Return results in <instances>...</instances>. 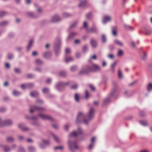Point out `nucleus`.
I'll list each match as a JSON object with an SVG mask.
<instances>
[{
	"label": "nucleus",
	"mask_w": 152,
	"mask_h": 152,
	"mask_svg": "<svg viewBox=\"0 0 152 152\" xmlns=\"http://www.w3.org/2000/svg\"><path fill=\"white\" fill-rule=\"evenodd\" d=\"M7 14V12L3 11H0V18L4 17Z\"/></svg>",
	"instance_id": "30"
},
{
	"label": "nucleus",
	"mask_w": 152,
	"mask_h": 152,
	"mask_svg": "<svg viewBox=\"0 0 152 152\" xmlns=\"http://www.w3.org/2000/svg\"><path fill=\"white\" fill-rule=\"evenodd\" d=\"M15 34L13 33H10L9 34L8 37L10 38H12L14 37Z\"/></svg>",
	"instance_id": "64"
},
{
	"label": "nucleus",
	"mask_w": 152,
	"mask_h": 152,
	"mask_svg": "<svg viewBox=\"0 0 152 152\" xmlns=\"http://www.w3.org/2000/svg\"><path fill=\"white\" fill-rule=\"evenodd\" d=\"M39 95L38 93L36 91L31 92L30 93V95L32 97H34L37 96Z\"/></svg>",
	"instance_id": "25"
},
{
	"label": "nucleus",
	"mask_w": 152,
	"mask_h": 152,
	"mask_svg": "<svg viewBox=\"0 0 152 152\" xmlns=\"http://www.w3.org/2000/svg\"><path fill=\"white\" fill-rule=\"evenodd\" d=\"M70 70L72 72H74L76 71L78 67L76 65H73L71 66L70 68Z\"/></svg>",
	"instance_id": "29"
},
{
	"label": "nucleus",
	"mask_w": 152,
	"mask_h": 152,
	"mask_svg": "<svg viewBox=\"0 0 152 152\" xmlns=\"http://www.w3.org/2000/svg\"><path fill=\"white\" fill-rule=\"evenodd\" d=\"M107 65V63L106 61L104 60H102V66L103 67H105Z\"/></svg>",
	"instance_id": "63"
},
{
	"label": "nucleus",
	"mask_w": 152,
	"mask_h": 152,
	"mask_svg": "<svg viewBox=\"0 0 152 152\" xmlns=\"http://www.w3.org/2000/svg\"><path fill=\"white\" fill-rule=\"evenodd\" d=\"M69 84V83L68 82L66 83L59 82L56 85L55 88L58 91H61L64 89L66 86Z\"/></svg>",
	"instance_id": "6"
},
{
	"label": "nucleus",
	"mask_w": 152,
	"mask_h": 152,
	"mask_svg": "<svg viewBox=\"0 0 152 152\" xmlns=\"http://www.w3.org/2000/svg\"><path fill=\"white\" fill-rule=\"evenodd\" d=\"M82 132L81 129L78 127L77 131H74L70 134L69 136V140H68V145L70 150L72 152H73L75 150L78 148V147L77 145V140H75V138L81 134Z\"/></svg>",
	"instance_id": "1"
},
{
	"label": "nucleus",
	"mask_w": 152,
	"mask_h": 152,
	"mask_svg": "<svg viewBox=\"0 0 152 152\" xmlns=\"http://www.w3.org/2000/svg\"><path fill=\"white\" fill-rule=\"evenodd\" d=\"M51 79L50 78H49L47 79L46 80V82L47 83L49 84H50L51 81Z\"/></svg>",
	"instance_id": "59"
},
{
	"label": "nucleus",
	"mask_w": 152,
	"mask_h": 152,
	"mask_svg": "<svg viewBox=\"0 0 152 152\" xmlns=\"http://www.w3.org/2000/svg\"><path fill=\"white\" fill-rule=\"evenodd\" d=\"M147 89L148 91L151 92L152 91V83H149L147 87Z\"/></svg>",
	"instance_id": "32"
},
{
	"label": "nucleus",
	"mask_w": 152,
	"mask_h": 152,
	"mask_svg": "<svg viewBox=\"0 0 152 152\" xmlns=\"http://www.w3.org/2000/svg\"><path fill=\"white\" fill-rule=\"evenodd\" d=\"M117 64L116 61L114 62L113 64H111L110 67V70L113 73L115 72V68Z\"/></svg>",
	"instance_id": "16"
},
{
	"label": "nucleus",
	"mask_w": 152,
	"mask_h": 152,
	"mask_svg": "<svg viewBox=\"0 0 152 152\" xmlns=\"http://www.w3.org/2000/svg\"><path fill=\"white\" fill-rule=\"evenodd\" d=\"M28 149L30 152H34L36 150L35 147L33 146H28Z\"/></svg>",
	"instance_id": "37"
},
{
	"label": "nucleus",
	"mask_w": 152,
	"mask_h": 152,
	"mask_svg": "<svg viewBox=\"0 0 152 152\" xmlns=\"http://www.w3.org/2000/svg\"><path fill=\"white\" fill-rule=\"evenodd\" d=\"M114 48V45H111L109 46V49L110 50H112Z\"/></svg>",
	"instance_id": "62"
},
{
	"label": "nucleus",
	"mask_w": 152,
	"mask_h": 152,
	"mask_svg": "<svg viewBox=\"0 0 152 152\" xmlns=\"http://www.w3.org/2000/svg\"><path fill=\"white\" fill-rule=\"evenodd\" d=\"M51 56V54L50 51H47L43 55V57L46 59H50Z\"/></svg>",
	"instance_id": "13"
},
{
	"label": "nucleus",
	"mask_w": 152,
	"mask_h": 152,
	"mask_svg": "<svg viewBox=\"0 0 152 152\" xmlns=\"http://www.w3.org/2000/svg\"><path fill=\"white\" fill-rule=\"evenodd\" d=\"M132 94V91L126 90L124 92V95L126 96H131Z\"/></svg>",
	"instance_id": "41"
},
{
	"label": "nucleus",
	"mask_w": 152,
	"mask_h": 152,
	"mask_svg": "<svg viewBox=\"0 0 152 152\" xmlns=\"http://www.w3.org/2000/svg\"><path fill=\"white\" fill-rule=\"evenodd\" d=\"M124 26L125 28L127 30H132L133 29V28L132 27L129 25H126V24H124Z\"/></svg>",
	"instance_id": "39"
},
{
	"label": "nucleus",
	"mask_w": 152,
	"mask_h": 152,
	"mask_svg": "<svg viewBox=\"0 0 152 152\" xmlns=\"http://www.w3.org/2000/svg\"><path fill=\"white\" fill-rule=\"evenodd\" d=\"M62 18L57 15H55L52 17L50 22L51 23H54L61 21Z\"/></svg>",
	"instance_id": "8"
},
{
	"label": "nucleus",
	"mask_w": 152,
	"mask_h": 152,
	"mask_svg": "<svg viewBox=\"0 0 152 152\" xmlns=\"http://www.w3.org/2000/svg\"><path fill=\"white\" fill-rule=\"evenodd\" d=\"M34 43V40L31 39L28 42V46L27 48V51L28 52L30 51L31 48L32 47Z\"/></svg>",
	"instance_id": "15"
},
{
	"label": "nucleus",
	"mask_w": 152,
	"mask_h": 152,
	"mask_svg": "<svg viewBox=\"0 0 152 152\" xmlns=\"http://www.w3.org/2000/svg\"><path fill=\"white\" fill-rule=\"evenodd\" d=\"M124 53L123 51L122 50H119L118 53V56L120 57L122 56Z\"/></svg>",
	"instance_id": "48"
},
{
	"label": "nucleus",
	"mask_w": 152,
	"mask_h": 152,
	"mask_svg": "<svg viewBox=\"0 0 152 152\" xmlns=\"http://www.w3.org/2000/svg\"><path fill=\"white\" fill-rule=\"evenodd\" d=\"M38 117L37 116H34L32 117H31V120L36 121L38 119Z\"/></svg>",
	"instance_id": "58"
},
{
	"label": "nucleus",
	"mask_w": 152,
	"mask_h": 152,
	"mask_svg": "<svg viewBox=\"0 0 152 152\" xmlns=\"http://www.w3.org/2000/svg\"><path fill=\"white\" fill-rule=\"evenodd\" d=\"M26 15L28 16L33 18L36 17L34 14L32 12H28L26 13Z\"/></svg>",
	"instance_id": "27"
},
{
	"label": "nucleus",
	"mask_w": 152,
	"mask_h": 152,
	"mask_svg": "<svg viewBox=\"0 0 152 152\" xmlns=\"http://www.w3.org/2000/svg\"><path fill=\"white\" fill-rule=\"evenodd\" d=\"M50 144L49 141L43 140L39 144V147L42 149H43L45 148L46 146H47Z\"/></svg>",
	"instance_id": "9"
},
{
	"label": "nucleus",
	"mask_w": 152,
	"mask_h": 152,
	"mask_svg": "<svg viewBox=\"0 0 152 152\" xmlns=\"http://www.w3.org/2000/svg\"><path fill=\"white\" fill-rule=\"evenodd\" d=\"M12 94L15 96H18L21 94V93L20 92L16 90H14L12 91Z\"/></svg>",
	"instance_id": "24"
},
{
	"label": "nucleus",
	"mask_w": 152,
	"mask_h": 152,
	"mask_svg": "<svg viewBox=\"0 0 152 152\" xmlns=\"http://www.w3.org/2000/svg\"><path fill=\"white\" fill-rule=\"evenodd\" d=\"M112 83L113 88L111 92L109 95L108 97L104 100L102 104L103 105L107 104L111 101V99L112 98H115V92L117 89V84L116 82L114 81Z\"/></svg>",
	"instance_id": "4"
},
{
	"label": "nucleus",
	"mask_w": 152,
	"mask_h": 152,
	"mask_svg": "<svg viewBox=\"0 0 152 152\" xmlns=\"http://www.w3.org/2000/svg\"><path fill=\"white\" fill-rule=\"evenodd\" d=\"M110 18L109 16H104L102 20V23L103 24L106 23L107 22L110 21Z\"/></svg>",
	"instance_id": "22"
},
{
	"label": "nucleus",
	"mask_w": 152,
	"mask_h": 152,
	"mask_svg": "<svg viewBox=\"0 0 152 152\" xmlns=\"http://www.w3.org/2000/svg\"><path fill=\"white\" fill-rule=\"evenodd\" d=\"M59 75L61 77H65L66 75V72L64 71H61L59 72Z\"/></svg>",
	"instance_id": "35"
},
{
	"label": "nucleus",
	"mask_w": 152,
	"mask_h": 152,
	"mask_svg": "<svg viewBox=\"0 0 152 152\" xmlns=\"http://www.w3.org/2000/svg\"><path fill=\"white\" fill-rule=\"evenodd\" d=\"M94 109L91 107L90 108L88 115H84L83 113H79L76 118V123L77 124L83 122L85 124L88 125V122L94 118Z\"/></svg>",
	"instance_id": "2"
},
{
	"label": "nucleus",
	"mask_w": 152,
	"mask_h": 152,
	"mask_svg": "<svg viewBox=\"0 0 152 152\" xmlns=\"http://www.w3.org/2000/svg\"><path fill=\"white\" fill-rule=\"evenodd\" d=\"M139 123L142 125L145 126L147 125V123L146 121H139Z\"/></svg>",
	"instance_id": "43"
},
{
	"label": "nucleus",
	"mask_w": 152,
	"mask_h": 152,
	"mask_svg": "<svg viewBox=\"0 0 152 152\" xmlns=\"http://www.w3.org/2000/svg\"><path fill=\"white\" fill-rule=\"evenodd\" d=\"M75 101L77 102H79V96L77 93H75Z\"/></svg>",
	"instance_id": "45"
},
{
	"label": "nucleus",
	"mask_w": 152,
	"mask_h": 152,
	"mask_svg": "<svg viewBox=\"0 0 152 152\" xmlns=\"http://www.w3.org/2000/svg\"><path fill=\"white\" fill-rule=\"evenodd\" d=\"M92 14L91 12H89L86 14V17L88 19H90L91 17Z\"/></svg>",
	"instance_id": "47"
},
{
	"label": "nucleus",
	"mask_w": 152,
	"mask_h": 152,
	"mask_svg": "<svg viewBox=\"0 0 152 152\" xmlns=\"http://www.w3.org/2000/svg\"><path fill=\"white\" fill-rule=\"evenodd\" d=\"M90 42L92 47L93 48H95L97 47V44L96 40L93 39H91L90 40Z\"/></svg>",
	"instance_id": "17"
},
{
	"label": "nucleus",
	"mask_w": 152,
	"mask_h": 152,
	"mask_svg": "<svg viewBox=\"0 0 152 152\" xmlns=\"http://www.w3.org/2000/svg\"><path fill=\"white\" fill-rule=\"evenodd\" d=\"M39 116L44 120H48L50 121L53 120L52 118L48 115H42L41 114H39Z\"/></svg>",
	"instance_id": "11"
},
{
	"label": "nucleus",
	"mask_w": 152,
	"mask_h": 152,
	"mask_svg": "<svg viewBox=\"0 0 152 152\" xmlns=\"http://www.w3.org/2000/svg\"><path fill=\"white\" fill-rule=\"evenodd\" d=\"M88 50V46L87 45H85L82 48V51L84 53L87 52Z\"/></svg>",
	"instance_id": "34"
},
{
	"label": "nucleus",
	"mask_w": 152,
	"mask_h": 152,
	"mask_svg": "<svg viewBox=\"0 0 152 152\" xmlns=\"http://www.w3.org/2000/svg\"><path fill=\"white\" fill-rule=\"evenodd\" d=\"M50 135L53 137L54 140L58 143L60 142V139L56 135L53 133L51 132L50 133Z\"/></svg>",
	"instance_id": "19"
},
{
	"label": "nucleus",
	"mask_w": 152,
	"mask_h": 152,
	"mask_svg": "<svg viewBox=\"0 0 152 152\" xmlns=\"http://www.w3.org/2000/svg\"><path fill=\"white\" fill-rule=\"evenodd\" d=\"M45 110L44 108L34 105H31L29 107V112L31 113H32L33 112L36 111L42 112L45 111Z\"/></svg>",
	"instance_id": "7"
},
{
	"label": "nucleus",
	"mask_w": 152,
	"mask_h": 152,
	"mask_svg": "<svg viewBox=\"0 0 152 152\" xmlns=\"http://www.w3.org/2000/svg\"><path fill=\"white\" fill-rule=\"evenodd\" d=\"M22 130L24 131H27L29 130V129L26 127H23L22 128Z\"/></svg>",
	"instance_id": "61"
},
{
	"label": "nucleus",
	"mask_w": 152,
	"mask_h": 152,
	"mask_svg": "<svg viewBox=\"0 0 152 152\" xmlns=\"http://www.w3.org/2000/svg\"><path fill=\"white\" fill-rule=\"evenodd\" d=\"M102 42L104 43L106 42V37L104 34H102Z\"/></svg>",
	"instance_id": "51"
},
{
	"label": "nucleus",
	"mask_w": 152,
	"mask_h": 152,
	"mask_svg": "<svg viewBox=\"0 0 152 152\" xmlns=\"http://www.w3.org/2000/svg\"><path fill=\"white\" fill-rule=\"evenodd\" d=\"M70 52V49L68 48H66L65 49V53L66 54H69Z\"/></svg>",
	"instance_id": "57"
},
{
	"label": "nucleus",
	"mask_w": 152,
	"mask_h": 152,
	"mask_svg": "<svg viewBox=\"0 0 152 152\" xmlns=\"http://www.w3.org/2000/svg\"><path fill=\"white\" fill-rule=\"evenodd\" d=\"M78 22L77 21H75L72 23L70 26V28H74L76 27L77 25Z\"/></svg>",
	"instance_id": "40"
},
{
	"label": "nucleus",
	"mask_w": 152,
	"mask_h": 152,
	"mask_svg": "<svg viewBox=\"0 0 152 152\" xmlns=\"http://www.w3.org/2000/svg\"><path fill=\"white\" fill-rule=\"evenodd\" d=\"M118 77L121 79L122 78L123 76V74L121 72V70L120 69L118 70Z\"/></svg>",
	"instance_id": "49"
},
{
	"label": "nucleus",
	"mask_w": 152,
	"mask_h": 152,
	"mask_svg": "<svg viewBox=\"0 0 152 152\" xmlns=\"http://www.w3.org/2000/svg\"><path fill=\"white\" fill-rule=\"evenodd\" d=\"M114 42L115 44L120 46L122 47L124 45L123 42L118 39L115 40L114 41Z\"/></svg>",
	"instance_id": "18"
},
{
	"label": "nucleus",
	"mask_w": 152,
	"mask_h": 152,
	"mask_svg": "<svg viewBox=\"0 0 152 152\" xmlns=\"http://www.w3.org/2000/svg\"><path fill=\"white\" fill-rule=\"evenodd\" d=\"M34 86L33 83H29L26 84H23L21 85V87L23 89L25 90L26 89L31 88Z\"/></svg>",
	"instance_id": "10"
},
{
	"label": "nucleus",
	"mask_w": 152,
	"mask_h": 152,
	"mask_svg": "<svg viewBox=\"0 0 152 152\" xmlns=\"http://www.w3.org/2000/svg\"><path fill=\"white\" fill-rule=\"evenodd\" d=\"M76 34L77 33L74 32L70 33L66 39V41H67L68 40L72 39Z\"/></svg>",
	"instance_id": "21"
},
{
	"label": "nucleus",
	"mask_w": 152,
	"mask_h": 152,
	"mask_svg": "<svg viewBox=\"0 0 152 152\" xmlns=\"http://www.w3.org/2000/svg\"><path fill=\"white\" fill-rule=\"evenodd\" d=\"M15 72L18 74H20L21 73V70L20 69L17 68H15L14 69Z\"/></svg>",
	"instance_id": "44"
},
{
	"label": "nucleus",
	"mask_w": 152,
	"mask_h": 152,
	"mask_svg": "<svg viewBox=\"0 0 152 152\" xmlns=\"http://www.w3.org/2000/svg\"><path fill=\"white\" fill-rule=\"evenodd\" d=\"M117 28L116 26H114L112 28V32L114 36L117 35Z\"/></svg>",
	"instance_id": "26"
},
{
	"label": "nucleus",
	"mask_w": 152,
	"mask_h": 152,
	"mask_svg": "<svg viewBox=\"0 0 152 152\" xmlns=\"http://www.w3.org/2000/svg\"><path fill=\"white\" fill-rule=\"evenodd\" d=\"M34 70L38 72H41L42 69L40 67H36L34 69Z\"/></svg>",
	"instance_id": "53"
},
{
	"label": "nucleus",
	"mask_w": 152,
	"mask_h": 152,
	"mask_svg": "<svg viewBox=\"0 0 152 152\" xmlns=\"http://www.w3.org/2000/svg\"><path fill=\"white\" fill-rule=\"evenodd\" d=\"M9 23L8 21H4L0 22V26H3L8 25Z\"/></svg>",
	"instance_id": "28"
},
{
	"label": "nucleus",
	"mask_w": 152,
	"mask_h": 152,
	"mask_svg": "<svg viewBox=\"0 0 152 152\" xmlns=\"http://www.w3.org/2000/svg\"><path fill=\"white\" fill-rule=\"evenodd\" d=\"M71 15L68 13L64 12L62 14L63 17L64 18H67L70 16Z\"/></svg>",
	"instance_id": "42"
},
{
	"label": "nucleus",
	"mask_w": 152,
	"mask_h": 152,
	"mask_svg": "<svg viewBox=\"0 0 152 152\" xmlns=\"http://www.w3.org/2000/svg\"><path fill=\"white\" fill-rule=\"evenodd\" d=\"M61 41L60 38H57L54 42V50L55 55L58 56L60 52L61 47Z\"/></svg>",
	"instance_id": "5"
},
{
	"label": "nucleus",
	"mask_w": 152,
	"mask_h": 152,
	"mask_svg": "<svg viewBox=\"0 0 152 152\" xmlns=\"http://www.w3.org/2000/svg\"><path fill=\"white\" fill-rule=\"evenodd\" d=\"M145 33L146 35H148L151 34V32L149 30L146 29L145 30Z\"/></svg>",
	"instance_id": "60"
},
{
	"label": "nucleus",
	"mask_w": 152,
	"mask_h": 152,
	"mask_svg": "<svg viewBox=\"0 0 152 152\" xmlns=\"http://www.w3.org/2000/svg\"><path fill=\"white\" fill-rule=\"evenodd\" d=\"M6 109L5 107H2L0 108V112L1 113H3L6 112Z\"/></svg>",
	"instance_id": "50"
},
{
	"label": "nucleus",
	"mask_w": 152,
	"mask_h": 152,
	"mask_svg": "<svg viewBox=\"0 0 152 152\" xmlns=\"http://www.w3.org/2000/svg\"><path fill=\"white\" fill-rule=\"evenodd\" d=\"M94 145V144H93L92 143H90V144L88 147L87 148L89 150H91L93 148Z\"/></svg>",
	"instance_id": "54"
},
{
	"label": "nucleus",
	"mask_w": 152,
	"mask_h": 152,
	"mask_svg": "<svg viewBox=\"0 0 152 152\" xmlns=\"http://www.w3.org/2000/svg\"><path fill=\"white\" fill-rule=\"evenodd\" d=\"M87 31L88 32H91L93 33H97L98 32V30L96 26L94 25L89 30H87Z\"/></svg>",
	"instance_id": "12"
},
{
	"label": "nucleus",
	"mask_w": 152,
	"mask_h": 152,
	"mask_svg": "<svg viewBox=\"0 0 152 152\" xmlns=\"http://www.w3.org/2000/svg\"><path fill=\"white\" fill-rule=\"evenodd\" d=\"M36 102L39 104H42L43 103V101L42 99H38L37 100Z\"/></svg>",
	"instance_id": "55"
},
{
	"label": "nucleus",
	"mask_w": 152,
	"mask_h": 152,
	"mask_svg": "<svg viewBox=\"0 0 152 152\" xmlns=\"http://www.w3.org/2000/svg\"><path fill=\"white\" fill-rule=\"evenodd\" d=\"M35 62L36 65L38 66H41L43 64V62L39 58L35 60Z\"/></svg>",
	"instance_id": "20"
},
{
	"label": "nucleus",
	"mask_w": 152,
	"mask_h": 152,
	"mask_svg": "<svg viewBox=\"0 0 152 152\" xmlns=\"http://www.w3.org/2000/svg\"><path fill=\"white\" fill-rule=\"evenodd\" d=\"M7 58L9 59H12L13 58V55L11 53H9L7 55Z\"/></svg>",
	"instance_id": "52"
},
{
	"label": "nucleus",
	"mask_w": 152,
	"mask_h": 152,
	"mask_svg": "<svg viewBox=\"0 0 152 152\" xmlns=\"http://www.w3.org/2000/svg\"><path fill=\"white\" fill-rule=\"evenodd\" d=\"M100 70V67L95 64L92 66L86 65L82 68L79 72L80 75L87 74L90 71H96Z\"/></svg>",
	"instance_id": "3"
},
{
	"label": "nucleus",
	"mask_w": 152,
	"mask_h": 152,
	"mask_svg": "<svg viewBox=\"0 0 152 152\" xmlns=\"http://www.w3.org/2000/svg\"><path fill=\"white\" fill-rule=\"evenodd\" d=\"M73 61V58L71 56L68 57H66L65 58V61L66 63H68L69 62L72 61Z\"/></svg>",
	"instance_id": "31"
},
{
	"label": "nucleus",
	"mask_w": 152,
	"mask_h": 152,
	"mask_svg": "<svg viewBox=\"0 0 152 152\" xmlns=\"http://www.w3.org/2000/svg\"><path fill=\"white\" fill-rule=\"evenodd\" d=\"M141 57L142 60L145 61L147 59V54L145 52H143L142 55H141Z\"/></svg>",
	"instance_id": "36"
},
{
	"label": "nucleus",
	"mask_w": 152,
	"mask_h": 152,
	"mask_svg": "<svg viewBox=\"0 0 152 152\" xmlns=\"http://www.w3.org/2000/svg\"><path fill=\"white\" fill-rule=\"evenodd\" d=\"M6 140L8 142H11L15 140L14 138L12 137H9L7 138Z\"/></svg>",
	"instance_id": "33"
},
{
	"label": "nucleus",
	"mask_w": 152,
	"mask_h": 152,
	"mask_svg": "<svg viewBox=\"0 0 152 152\" xmlns=\"http://www.w3.org/2000/svg\"><path fill=\"white\" fill-rule=\"evenodd\" d=\"M96 137L94 136L93 137L91 140V143H92L94 145L96 141Z\"/></svg>",
	"instance_id": "46"
},
{
	"label": "nucleus",
	"mask_w": 152,
	"mask_h": 152,
	"mask_svg": "<svg viewBox=\"0 0 152 152\" xmlns=\"http://www.w3.org/2000/svg\"><path fill=\"white\" fill-rule=\"evenodd\" d=\"M0 147H3L5 152H9L11 150V148L7 146L1 144H0Z\"/></svg>",
	"instance_id": "14"
},
{
	"label": "nucleus",
	"mask_w": 152,
	"mask_h": 152,
	"mask_svg": "<svg viewBox=\"0 0 152 152\" xmlns=\"http://www.w3.org/2000/svg\"><path fill=\"white\" fill-rule=\"evenodd\" d=\"M50 91L49 89L48 88H43L42 90V92L43 93L45 94H48Z\"/></svg>",
	"instance_id": "38"
},
{
	"label": "nucleus",
	"mask_w": 152,
	"mask_h": 152,
	"mask_svg": "<svg viewBox=\"0 0 152 152\" xmlns=\"http://www.w3.org/2000/svg\"><path fill=\"white\" fill-rule=\"evenodd\" d=\"M85 97L87 99L88 98V92L87 90H86L85 91Z\"/></svg>",
	"instance_id": "56"
},
{
	"label": "nucleus",
	"mask_w": 152,
	"mask_h": 152,
	"mask_svg": "<svg viewBox=\"0 0 152 152\" xmlns=\"http://www.w3.org/2000/svg\"><path fill=\"white\" fill-rule=\"evenodd\" d=\"M87 3L86 0H84L80 2L79 5V7H85Z\"/></svg>",
	"instance_id": "23"
}]
</instances>
